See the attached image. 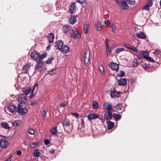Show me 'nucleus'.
<instances>
[{"mask_svg": "<svg viewBox=\"0 0 161 161\" xmlns=\"http://www.w3.org/2000/svg\"><path fill=\"white\" fill-rule=\"evenodd\" d=\"M17 100L20 103L25 104L27 101V99L25 95L21 94L18 96Z\"/></svg>", "mask_w": 161, "mask_h": 161, "instance_id": "nucleus-1", "label": "nucleus"}, {"mask_svg": "<svg viewBox=\"0 0 161 161\" xmlns=\"http://www.w3.org/2000/svg\"><path fill=\"white\" fill-rule=\"evenodd\" d=\"M27 109L25 108H23L22 106L20 104H18L17 110L19 114L20 115H24L27 112Z\"/></svg>", "mask_w": 161, "mask_h": 161, "instance_id": "nucleus-2", "label": "nucleus"}, {"mask_svg": "<svg viewBox=\"0 0 161 161\" xmlns=\"http://www.w3.org/2000/svg\"><path fill=\"white\" fill-rule=\"evenodd\" d=\"M7 108L10 112L14 113L17 112V107L12 103H10L8 105L7 107Z\"/></svg>", "mask_w": 161, "mask_h": 161, "instance_id": "nucleus-3", "label": "nucleus"}, {"mask_svg": "<svg viewBox=\"0 0 161 161\" xmlns=\"http://www.w3.org/2000/svg\"><path fill=\"white\" fill-rule=\"evenodd\" d=\"M73 33L70 34L71 36L74 39L77 38L80 39L81 37L80 35L79 34L78 31L76 29H73L72 30Z\"/></svg>", "mask_w": 161, "mask_h": 161, "instance_id": "nucleus-4", "label": "nucleus"}, {"mask_svg": "<svg viewBox=\"0 0 161 161\" xmlns=\"http://www.w3.org/2000/svg\"><path fill=\"white\" fill-rule=\"evenodd\" d=\"M31 57L32 59H34L35 61L39 60V54L37 51H34L31 54Z\"/></svg>", "mask_w": 161, "mask_h": 161, "instance_id": "nucleus-5", "label": "nucleus"}, {"mask_svg": "<svg viewBox=\"0 0 161 161\" xmlns=\"http://www.w3.org/2000/svg\"><path fill=\"white\" fill-rule=\"evenodd\" d=\"M113 114L110 111H106L104 114V118L105 119L110 120L112 118Z\"/></svg>", "mask_w": 161, "mask_h": 161, "instance_id": "nucleus-6", "label": "nucleus"}, {"mask_svg": "<svg viewBox=\"0 0 161 161\" xmlns=\"http://www.w3.org/2000/svg\"><path fill=\"white\" fill-rule=\"evenodd\" d=\"M63 42L61 40L57 41L56 42L55 46L57 47V49L60 50L62 49V47L64 46Z\"/></svg>", "mask_w": 161, "mask_h": 161, "instance_id": "nucleus-7", "label": "nucleus"}, {"mask_svg": "<svg viewBox=\"0 0 161 161\" xmlns=\"http://www.w3.org/2000/svg\"><path fill=\"white\" fill-rule=\"evenodd\" d=\"M111 69L114 70L118 71L119 70V65L116 63L112 62L111 64H109Z\"/></svg>", "mask_w": 161, "mask_h": 161, "instance_id": "nucleus-8", "label": "nucleus"}, {"mask_svg": "<svg viewBox=\"0 0 161 161\" xmlns=\"http://www.w3.org/2000/svg\"><path fill=\"white\" fill-rule=\"evenodd\" d=\"M9 144V143L8 141L3 140H0V145L2 147L5 148Z\"/></svg>", "mask_w": 161, "mask_h": 161, "instance_id": "nucleus-9", "label": "nucleus"}, {"mask_svg": "<svg viewBox=\"0 0 161 161\" xmlns=\"http://www.w3.org/2000/svg\"><path fill=\"white\" fill-rule=\"evenodd\" d=\"M62 123L64 128L65 127H67L69 126L70 124L69 120L66 118L62 119Z\"/></svg>", "mask_w": 161, "mask_h": 161, "instance_id": "nucleus-10", "label": "nucleus"}, {"mask_svg": "<svg viewBox=\"0 0 161 161\" xmlns=\"http://www.w3.org/2000/svg\"><path fill=\"white\" fill-rule=\"evenodd\" d=\"M43 64V62L42 60H38L37 61V63L35 65V70H36L39 69H41L42 68V66Z\"/></svg>", "mask_w": 161, "mask_h": 161, "instance_id": "nucleus-11", "label": "nucleus"}, {"mask_svg": "<svg viewBox=\"0 0 161 161\" xmlns=\"http://www.w3.org/2000/svg\"><path fill=\"white\" fill-rule=\"evenodd\" d=\"M69 49L70 48L68 46L64 45L62 47V49L60 50L64 54H65L68 53Z\"/></svg>", "mask_w": 161, "mask_h": 161, "instance_id": "nucleus-12", "label": "nucleus"}, {"mask_svg": "<svg viewBox=\"0 0 161 161\" xmlns=\"http://www.w3.org/2000/svg\"><path fill=\"white\" fill-rule=\"evenodd\" d=\"M112 104L109 102L105 103L104 104V108L106 110L111 111L112 110Z\"/></svg>", "mask_w": 161, "mask_h": 161, "instance_id": "nucleus-13", "label": "nucleus"}, {"mask_svg": "<svg viewBox=\"0 0 161 161\" xmlns=\"http://www.w3.org/2000/svg\"><path fill=\"white\" fill-rule=\"evenodd\" d=\"M22 91L25 95H28L31 91V88L30 86L26 87L22 89Z\"/></svg>", "mask_w": 161, "mask_h": 161, "instance_id": "nucleus-14", "label": "nucleus"}, {"mask_svg": "<svg viewBox=\"0 0 161 161\" xmlns=\"http://www.w3.org/2000/svg\"><path fill=\"white\" fill-rule=\"evenodd\" d=\"M136 35L138 38L140 39H144L146 38V34L142 32L136 33Z\"/></svg>", "mask_w": 161, "mask_h": 161, "instance_id": "nucleus-15", "label": "nucleus"}, {"mask_svg": "<svg viewBox=\"0 0 161 161\" xmlns=\"http://www.w3.org/2000/svg\"><path fill=\"white\" fill-rule=\"evenodd\" d=\"M118 84L120 86H125L127 84L126 79L122 78L119 80L118 81Z\"/></svg>", "mask_w": 161, "mask_h": 161, "instance_id": "nucleus-16", "label": "nucleus"}, {"mask_svg": "<svg viewBox=\"0 0 161 161\" xmlns=\"http://www.w3.org/2000/svg\"><path fill=\"white\" fill-rule=\"evenodd\" d=\"M120 7L123 9L126 10L128 8L129 6L126 2L123 0L121 3Z\"/></svg>", "mask_w": 161, "mask_h": 161, "instance_id": "nucleus-17", "label": "nucleus"}, {"mask_svg": "<svg viewBox=\"0 0 161 161\" xmlns=\"http://www.w3.org/2000/svg\"><path fill=\"white\" fill-rule=\"evenodd\" d=\"M54 37V35L53 33H50L48 34L47 40L50 43H51L53 41Z\"/></svg>", "mask_w": 161, "mask_h": 161, "instance_id": "nucleus-18", "label": "nucleus"}, {"mask_svg": "<svg viewBox=\"0 0 161 161\" xmlns=\"http://www.w3.org/2000/svg\"><path fill=\"white\" fill-rule=\"evenodd\" d=\"M70 12L71 14H73L75 12L76 5L75 3H72L70 5Z\"/></svg>", "mask_w": 161, "mask_h": 161, "instance_id": "nucleus-19", "label": "nucleus"}, {"mask_svg": "<svg viewBox=\"0 0 161 161\" xmlns=\"http://www.w3.org/2000/svg\"><path fill=\"white\" fill-rule=\"evenodd\" d=\"M110 95L112 98L119 97L120 96V93L119 92L112 91L110 94Z\"/></svg>", "mask_w": 161, "mask_h": 161, "instance_id": "nucleus-20", "label": "nucleus"}, {"mask_svg": "<svg viewBox=\"0 0 161 161\" xmlns=\"http://www.w3.org/2000/svg\"><path fill=\"white\" fill-rule=\"evenodd\" d=\"M99 117L98 115L94 114H90L88 115V118L89 120L98 118Z\"/></svg>", "mask_w": 161, "mask_h": 161, "instance_id": "nucleus-21", "label": "nucleus"}, {"mask_svg": "<svg viewBox=\"0 0 161 161\" xmlns=\"http://www.w3.org/2000/svg\"><path fill=\"white\" fill-rule=\"evenodd\" d=\"M42 152V149H36L34 151V156L36 158L39 157L41 155V152Z\"/></svg>", "mask_w": 161, "mask_h": 161, "instance_id": "nucleus-22", "label": "nucleus"}, {"mask_svg": "<svg viewBox=\"0 0 161 161\" xmlns=\"http://www.w3.org/2000/svg\"><path fill=\"white\" fill-rule=\"evenodd\" d=\"M30 68V66L28 64H25L23 68V71L25 73L27 74Z\"/></svg>", "mask_w": 161, "mask_h": 161, "instance_id": "nucleus-23", "label": "nucleus"}, {"mask_svg": "<svg viewBox=\"0 0 161 161\" xmlns=\"http://www.w3.org/2000/svg\"><path fill=\"white\" fill-rule=\"evenodd\" d=\"M95 27L96 29L99 31H101L102 28V25L101 23L97 21L94 24Z\"/></svg>", "mask_w": 161, "mask_h": 161, "instance_id": "nucleus-24", "label": "nucleus"}, {"mask_svg": "<svg viewBox=\"0 0 161 161\" xmlns=\"http://www.w3.org/2000/svg\"><path fill=\"white\" fill-rule=\"evenodd\" d=\"M38 85L37 83L35 85L34 87L33 88V90L30 96V98H32L34 95H35L36 92L37 90Z\"/></svg>", "mask_w": 161, "mask_h": 161, "instance_id": "nucleus-25", "label": "nucleus"}, {"mask_svg": "<svg viewBox=\"0 0 161 161\" xmlns=\"http://www.w3.org/2000/svg\"><path fill=\"white\" fill-rule=\"evenodd\" d=\"M141 65L143 68L145 70L148 71L150 68V65L149 64L146 63H142Z\"/></svg>", "mask_w": 161, "mask_h": 161, "instance_id": "nucleus-26", "label": "nucleus"}, {"mask_svg": "<svg viewBox=\"0 0 161 161\" xmlns=\"http://www.w3.org/2000/svg\"><path fill=\"white\" fill-rule=\"evenodd\" d=\"M89 58V54H87V56H84L85 64L86 66H88L90 64Z\"/></svg>", "mask_w": 161, "mask_h": 161, "instance_id": "nucleus-27", "label": "nucleus"}, {"mask_svg": "<svg viewBox=\"0 0 161 161\" xmlns=\"http://www.w3.org/2000/svg\"><path fill=\"white\" fill-rule=\"evenodd\" d=\"M106 122L107 124V128L108 129L111 130L113 128L114 126V124L113 122L110 120L107 121Z\"/></svg>", "mask_w": 161, "mask_h": 161, "instance_id": "nucleus-28", "label": "nucleus"}, {"mask_svg": "<svg viewBox=\"0 0 161 161\" xmlns=\"http://www.w3.org/2000/svg\"><path fill=\"white\" fill-rule=\"evenodd\" d=\"M70 23L72 25L74 24L76 21V17L73 15H71L69 18Z\"/></svg>", "mask_w": 161, "mask_h": 161, "instance_id": "nucleus-29", "label": "nucleus"}, {"mask_svg": "<svg viewBox=\"0 0 161 161\" xmlns=\"http://www.w3.org/2000/svg\"><path fill=\"white\" fill-rule=\"evenodd\" d=\"M89 25L87 24H85L83 26V31L84 33L86 34L88 33L89 30Z\"/></svg>", "mask_w": 161, "mask_h": 161, "instance_id": "nucleus-30", "label": "nucleus"}, {"mask_svg": "<svg viewBox=\"0 0 161 161\" xmlns=\"http://www.w3.org/2000/svg\"><path fill=\"white\" fill-rule=\"evenodd\" d=\"M112 116L116 121L119 120L121 118L120 115L118 114L113 113Z\"/></svg>", "mask_w": 161, "mask_h": 161, "instance_id": "nucleus-31", "label": "nucleus"}, {"mask_svg": "<svg viewBox=\"0 0 161 161\" xmlns=\"http://www.w3.org/2000/svg\"><path fill=\"white\" fill-rule=\"evenodd\" d=\"M1 126L5 129H9V127L8 124L5 122H2L1 123Z\"/></svg>", "mask_w": 161, "mask_h": 161, "instance_id": "nucleus-32", "label": "nucleus"}, {"mask_svg": "<svg viewBox=\"0 0 161 161\" xmlns=\"http://www.w3.org/2000/svg\"><path fill=\"white\" fill-rule=\"evenodd\" d=\"M69 30V29L68 25H66L63 28V32L64 33L68 32Z\"/></svg>", "mask_w": 161, "mask_h": 161, "instance_id": "nucleus-33", "label": "nucleus"}, {"mask_svg": "<svg viewBox=\"0 0 161 161\" xmlns=\"http://www.w3.org/2000/svg\"><path fill=\"white\" fill-rule=\"evenodd\" d=\"M98 104L96 101H93L92 103V106L95 109H97L98 107Z\"/></svg>", "mask_w": 161, "mask_h": 161, "instance_id": "nucleus-34", "label": "nucleus"}, {"mask_svg": "<svg viewBox=\"0 0 161 161\" xmlns=\"http://www.w3.org/2000/svg\"><path fill=\"white\" fill-rule=\"evenodd\" d=\"M57 127H55L54 128H53V129H52L50 130V132L52 133L53 135L56 134L57 132Z\"/></svg>", "mask_w": 161, "mask_h": 161, "instance_id": "nucleus-35", "label": "nucleus"}, {"mask_svg": "<svg viewBox=\"0 0 161 161\" xmlns=\"http://www.w3.org/2000/svg\"><path fill=\"white\" fill-rule=\"evenodd\" d=\"M144 58L145 59H146L149 60L150 62H154V60L151 57H147L146 56H144Z\"/></svg>", "mask_w": 161, "mask_h": 161, "instance_id": "nucleus-36", "label": "nucleus"}, {"mask_svg": "<svg viewBox=\"0 0 161 161\" xmlns=\"http://www.w3.org/2000/svg\"><path fill=\"white\" fill-rule=\"evenodd\" d=\"M125 75V72H124V71L123 70H120V71L119 73L118 74L117 76L118 77H121L124 76Z\"/></svg>", "mask_w": 161, "mask_h": 161, "instance_id": "nucleus-37", "label": "nucleus"}, {"mask_svg": "<svg viewBox=\"0 0 161 161\" xmlns=\"http://www.w3.org/2000/svg\"><path fill=\"white\" fill-rule=\"evenodd\" d=\"M27 132L30 135H33L35 133L34 130L31 128H30L27 130Z\"/></svg>", "mask_w": 161, "mask_h": 161, "instance_id": "nucleus-38", "label": "nucleus"}, {"mask_svg": "<svg viewBox=\"0 0 161 161\" xmlns=\"http://www.w3.org/2000/svg\"><path fill=\"white\" fill-rule=\"evenodd\" d=\"M109 40L108 39L106 38L105 41V46L106 47V48L108 49V47H109Z\"/></svg>", "mask_w": 161, "mask_h": 161, "instance_id": "nucleus-39", "label": "nucleus"}, {"mask_svg": "<svg viewBox=\"0 0 161 161\" xmlns=\"http://www.w3.org/2000/svg\"><path fill=\"white\" fill-rule=\"evenodd\" d=\"M133 64L134 67H136L139 64L138 60L137 59H135V60L133 61Z\"/></svg>", "mask_w": 161, "mask_h": 161, "instance_id": "nucleus-40", "label": "nucleus"}, {"mask_svg": "<svg viewBox=\"0 0 161 161\" xmlns=\"http://www.w3.org/2000/svg\"><path fill=\"white\" fill-rule=\"evenodd\" d=\"M47 53H44L42 55L39 54V60H42V59L45 58L47 56Z\"/></svg>", "mask_w": 161, "mask_h": 161, "instance_id": "nucleus-41", "label": "nucleus"}, {"mask_svg": "<svg viewBox=\"0 0 161 161\" xmlns=\"http://www.w3.org/2000/svg\"><path fill=\"white\" fill-rule=\"evenodd\" d=\"M122 107L123 106L121 104L118 103L116 105L115 108L116 109L119 110L122 109Z\"/></svg>", "mask_w": 161, "mask_h": 161, "instance_id": "nucleus-42", "label": "nucleus"}, {"mask_svg": "<svg viewBox=\"0 0 161 161\" xmlns=\"http://www.w3.org/2000/svg\"><path fill=\"white\" fill-rule=\"evenodd\" d=\"M56 69H53L49 71V74L51 75H53L56 73Z\"/></svg>", "mask_w": 161, "mask_h": 161, "instance_id": "nucleus-43", "label": "nucleus"}, {"mask_svg": "<svg viewBox=\"0 0 161 161\" xmlns=\"http://www.w3.org/2000/svg\"><path fill=\"white\" fill-rule=\"evenodd\" d=\"M53 57H50L46 61V63L48 64H51L53 60Z\"/></svg>", "mask_w": 161, "mask_h": 161, "instance_id": "nucleus-44", "label": "nucleus"}, {"mask_svg": "<svg viewBox=\"0 0 161 161\" xmlns=\"http://www.w3.org/2000/svg\"><path fill=\"white\" fill-rule=\"evenodd\" d=\"M124 50V49L123 48H119L115 50V53H119L120 52L123 51Z\"/></svg>", "mask_w": 161, "mask_h": 161, "instance_id": "nucleus-45", "label": "nucleus"}, {"mask_svg": "<svg viewBox=\"0 0 161 161\" xmlns=\"http://www.w3.org/2000/svg\"><path fill=\"white\" fill-rule=\"evenodd\" d=\"M47 112V110L45 109L43 110V113H42V115L43 116V118L44 119H45L46 118V114Z\"/></svg>", "mask_w": 161, "mask_h": 161, "instance_id": "nucleus-46", "label": "nucleus"}, {"mask_svg": "<svg viewBox=\"0 0 161 161\" xmlns=\"http://www.w3.org/2000/svg\"><path fill=\"white\" fill-rule=\"evenodd\" d=\"M104 23L106 24L107 27H108L110 25V22L108 20L106 19L104 21Z\"/></svg>", "mask_w": 161, "mask_h": 161, "instance_id": "nucleus-47", "label": "nucleus"}, {"mask_svg": "<svg viewBox=\"0 0 161 161\" xmlns=\"http://www.w3.org/2000/svg\"><path fill=\"white\" fill-rule=\"evenodd\" d=\"M116 25L114 23H113L111 25V28L112 31L114 33L116 30Z\"/></svg>", "mask_w": 161, "mask_h": 161, "instance_id": "nucleus-48", "label": "nucleus"}, {"mask_svg": "<svg viewBox=\"0 0 161 161\" xmlns=\"http://www.w3.org/2000/svg\"><path fill=\"white\" fill-rule=\"evenodd\" d=\"M106 49L107 51V57H108V55L110 54L111 53V49L109 47H108V49L106 48Z\"/></svg>", "mask_w": 161, "mask_h": 161, "instance_id": "nucleus-49", "label": "nucleus"}, {"mask_svg": "<svg viewBox=\"0 0 161 161\" xmlns=\"http://www.w3.org/2000/svg\"><path fill=\"white\" fill-rule=\"evenodd\" d=\"M38 144L37 142H32L31 143V144H30V147L31 148H34Z\"/></svg>", "mask_w": 161, "mask_h": 161, "instance_id": "nucleus-50", "label": "nucleus"}, {"mask_svg": "<svg viewBox=\"0 0 161 161\" xmlns=\"http://www.w3.org/2000/svg\"><path fill=\"white\" fill-rule=\"evenodd\" d=\"M19 121L18 120L15 121L14 122H12V124L14 126H18L19 125Z\"/></svg>", "mask_w": 161, "mask_h": 161, "instance_id": "nucleus-51", "label": "nucleus"}, {"mask_svg": "<svg viewBox=\"0 0 161 161\" xmlns=\"http://www.w3.org/2000/svg\"><path fill=\"white\" fill-rule=\"evenodd\" d=\"M124 46L127 49H130L131 47L132 46L128 44H125L124 45Z\"/></svg>", "mask_w": 161, "mask_h": 161, "instance_id": "nucleus-52", "label": "nucleus"}, {"mask_svg": "<svg viewBox=\"0 0 161 161\" xmlns=\"http://www.w3.org/2000/svg\"><path fill=\"white\" fill-rule=\"evenodd\" d=\"M99 69L100 70V71L103 73H104V68L103 67V66H99Z\"/></svg>", "mask_w": 161, "mask_h": 161, "instance_id": "nucleus-53", "label": "nucleus"}, {"mask_svg": "<svg viewBox=\"0 0 161 161\" xmlns=\"http://www.w3.org/2000/svg\"><path fill=\"white\" fill-rule=\"evenodd\" d=\"M44 143L45 145H47L49 144L50 141L48 139H46L44 140Z\"/></svg>", "mask_w": 161, "mask_h": 161, "instance_id": "nucleus-54", "label": "nucleus"}, {"mask_svg": "<svg viewBox=\"0 0 161 161\" xmlns=\"http://www.w3.org/2000/svg\"><path fill=\"white\" fill-rule=\"evenodd\" d=\"M142 9L143 10H145L147 11H149V7L147 4H146L145 6L143 7Z\"/></svg>", "mask_w": 161, "mask_h": 161, "instance_id": "nucleus-55", "label": "nucleus"}, {"mask_svg": "<svg viewBox=\"0 0 161 161\" xmlns=\"http://www.w3.org/2000/svg\"><path fill=\"white\" fill-rule=\"evenodd\" d=\"M76 2L80 4L84 3L86 2V0H76Z\"/></svg>", "mask_w": 161, "mask_h": 161, "instance_id": "nucleus-56", "label": "nucleus"}, {"mask_svg": "<svg viewBox=\"0 0 161 161\" xmlns=\"http://www.w3.org/2000/svg\"><path fill=\"white\" fill-rule=\"evenodd\" d=\"M130 50H132L134 52H137V49L135 47H134L133 46H132L131 47Z\"/></svg>", "mask_w": 161, "mask_h": 161, "instance_id": "nucleus-57", "label": "nucleus"}, {"mask_svg": "<svg viewBox=\"0 0 161 161\" xmlns=\"http://www.w3.org/2000/svg\"><path fill=\"white\" fill-rule=\"evenodd\" d=\"M49 9V8L47 5L45 6L44 7V10L45 12H47Z\"/></svg>", "mask_w": 161, "mask_h": 161, "instance_id": "nucleus-58", "label": "nucleus"}, {"mask_svg": "<svg viewBox=\"0 0 161 161\" xmlns=\"http://www.w3.org/2000/svg\"><path fill=\"white\" fill-rule=\"evenodd\" d=\"M36 104V102L35 100H33L31 102L30 105L31 106H33L35 105Z\"/></svg>", "mask_w": 161, "mask_h": 161, "instance_id": "nucleus-59", "label": "nucleus"}, {"mask_svg": "<svg viewBox=\"0 0 161 161\" xmlns=\"http://www.w3.org/2000/svg\"><path fill=\"white\" fill-rule=\"evenodd\" d=\"M153 53L155 54H159L160 53V51L158 49H156L154 52Z\"/></svg>", "mask_w": 161, "mask_h": 161, "instance_id": "nucleus-60", "label": "nucleus"}, {"mask_svg": "<svg viewBox=\"0 0 161 161\" xmlns=\"http://www.w3.org/2000/svg\"><path fill=\"white\" fill-rule=\"evenodd\" d=\"M141 54L143 55L144 56H145V55H146L147 54V52L146 51H142L141 52Z\"/></svg>", "mask_w": 161, "mask_h": 161, "instance_id": "nucleus-61", "label": "nucleus"}, {"mask_svg": "<svg viewBox=\"0 0 161 161\" xmlns=\"http://www.w3.org/2000/svg\"><path fill=\"white\" fill-rule=\"evenodd\" d=\"M67 102H63V103H61L60 104V106L61 107H64V106H66L67 105Z\"/></svg>", "mask_w": 161, "mask_h": 161, "instance_id": "nucleus-62", "label": "nucleus"}, {"mask_svg": "<svg viewBox=\"0 0 161 161\" xmlns=\"http://www.w3.org/2000/svg\"><path fill=\"white\" fill-rule=\"evenodd\" d=\"M72 114L74 116L76 117L77 118H78L79 116V115L77 113H72Z\"/></svg>", "mask_w": 161, "mask_h": 161, "instance_id": "nucleus-63", "label": "nucleus"}, {"mask_svg": "<svg viewBox=\"0 0 161 161\" xmlns=\"http://www.w3.org/2000/svg\"><path fill=\"white\" fill-rule=\"evenodd\" d=\"M146 4L148 5L149 7L152 6V2L151 1H148L147 3Z\"/></svg>", "mask_w": 161, "mask_h": 161, "instance_id": "nucleus-64", "label": "nucleus"}]
</instances>
